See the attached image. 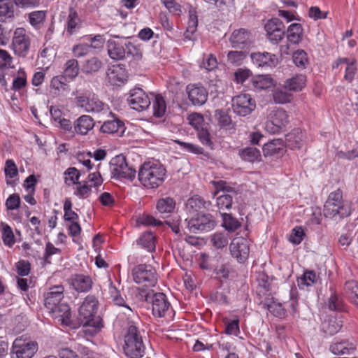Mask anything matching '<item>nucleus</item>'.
Segmentation results:
<instances>
[{"label": "nucleus", "mask_w": 358, "mask_h": 358, "mask_svg": "<svg viewBox=\"0 0 358 358\" xmlns=\"http://www.w3.org/2000/svg\"><path fill=\"white\" fill-rule=\"evenodd\" d=\"M166 171L163 165L144 163L138 171V178L141 184L146 188L156 189L164 182Z\"/></svg>", "instance_id": "f257e3e1"}, {"label": "nucleus", "mask_w": 358, "mask_h": 358, "mask_svg": "<svg viewBox=\"0 0 358 358\" xmlns=\"http://www.w3.org/2000/svg\"><path fill=\"white\" fill-rule=\"evenodd\" d=\"M351 213L349 203L343 199L342 191L339 189L331 192L324 206V215L327 217H345Z\"/></svg>", "instance_id": "f03ea898"}, {"label": "nucleus", "mask_w": 358, "mask_h": 358, "mask_svg": "<svg viewBox=\"0 0 358 358\" xmlns=\"http://www.w3.org/2000/svg\"><path fill=\"white\" fill-rule=\"evenodd\" d=\"M123 347L125 355L130 358L143 357L145 347L142 336L137 328L133 324H129L124 336Z\"/></svg>", "instance_id": "7ed1b4c3"}, {"label": "nucleus", "mask_w": 358, "mask_h": 358, "mask_svg": "<svg viewBox=\"0 0 358 358\" xmlns=\"http://www.w3.org/2000/svg\"><path fill=\"white\" fill-rule=\"evenodd\" d=\"M76 102L78 107L83 108L87 113L100 115H112L108 106L94 96L89 97L80 95L76 98Z\"/></svg>", "instance_id": "20e7f679"}, {"label": "nucleus", "mask_w": 358, "mask_h": 358, "mask_svg": "<svg viewBox=\"0 0 358 358\" xmlns=\"http://www.w3.org/2000/svg\"><path fill=\"white\" fill-rule=\"evenodd\" d=\"M213 183L217 189L214 195L220 194L217 197V206L220 212L231 208L233 199L237 196V192L233 187L229 186L225 181L219 180Z\"/></svg>", "instance_id": "39448f33"}, {"label": "nucleus", "mask_w": 358, "mask_h": 358, "mask_svg": "<svg viewBox=\"0 0 358 358\" xmlns=\"http://www.w3.org/2000/svg\"><path fill=\"white\" fill-rule=\"evenodd\" d=\"M288 122L287 112L281 108H274L268 114L265 129L270 134H278L287 126Z\"/></svg>", "instance_id": "423d86ee"}, {"label": "nucleus", "mask_w": 358, "mask_h": 358, "mask_svg": "<svg viewBox=\"0 0 358 358\" xmlns=\"http://www.w3.org/2000/svg\"><path fill=\"white\" fill-rule=\"evenodd\" d=\"M186 228L189 233L209 231L215 226V222L210 214H197L189 220L185 219Z\"/></svg>", "instance_id": "0eeeda50"}, {"label": "nucleus", "mask_w": 358, "mask_h": 358, "mask_svg": "<svg viewBox=\"0 0 358 358\" xmlns=\"http://www.w3.org/2000/svg\"><path fill=\"white\" fill-rule=\"evenodd\" d=\"M31 38L27 31L22 27L16 28L13 32L11 47L14 53L22 57H25L29 51Z\"/></svg>", "instance_id": "6e6552de"}, {"label": "nucleus", "mask_w": 358, "mask_h": 358, "mask_svg": "<svg viewBox=\"0 0 358 358\" xmlns=\"http://www.w3.org/2000/svg\"><path fill=\"white\" fill-rule=\"evenodd\" d=\"M110 171L114 177L133 180L136 177V170L128 165L123 155H117L110 162Z\"/></svg>", "instance_id": "1a4fd4ad"}, {"label": "nucleus", "mask_w": 358, "mask_h": 358, "mask_svg": "<svg viewBox=\"0 0 358 358\" xmlns=\"http://www.w3.org/2000/svg\"><path fill=\"white\" fill-rule=\"evenodd\" d=\"M38 350V343L28 337L22 336L17 338L13 344L12 351L17 358H31Z\"/></svg>", "instance_id": "9d476101"}, {"label": "nucleus", "mask_w": 358, "mask_h": 358, "mask_svg": "<svg viewBox=\"0 0 358 358\" xmlns=\"http://www.w3.org/2000/svg\"><path fill=\"white\" fill-rule=\"evenodd\" d=\"M256 108L255 101L248 94H242L232 99L233 111L239 116L250 115Z\"/></svg>", "instance_id": "9b49d317"}, {"label": "nucleus", "mask_w": 358, "mask_h": 358, "mask_svg": "<svg viewBox=\"0 0 358 358\" xmlns=\"http://www.w3.org/2000/svg\"><path fill=\"white\" fill-rule=\"evenodd\" d=\"M134 280L138 283L147 282L149 286H155L157 278L155 270L150 266L140 264L132 270Z\"/></svg>", "instance_id": "f8f14e48"}, {"label": "nucleus", "mask_w": 358, "mask_h": 358, "mask_svg": "<svg viewBox=\"0 0 358 358\" xmlns=\"http://www.w3.org/2000/svg\"><path fill=\"white\" fill-rule=\"evenodd\" d=\"M231 256L239 263H244L249 257V241L243 237H236L229 245Z\"/></svg>", "instance_id": "ddd939ff"}, {"label": "nucleus", "mask_w": 358, "mask_h": 358, "mask_svg": "<svg viewBox=\"0 0 358 358\" xmlns=\"http://www.w3.org/2000/svg\"><path fill=\"white\" fill-rule=\"evenodd\" d=\"M188 99L194 106H202L208 100L206 89L199 84H189L186 87Z\"/></svg>", "instance_id": "4468645a"}, {"label": "nucleus", "mask_w": 358, "mask_h": 358, "mask_svg": "<svg viewBox=\"0 0 358 358\" xmlns=\"http://www.w3.org/2000/svg\"><path fill=\"white\" fill-rule=\"evenodd\" d=\"M129 104L134 110L141 111L149 107L150 99L141 88L134 89L128 99Z\"/></svg>", "instance_id": "2eb2a0df"}, {"label": "nucleus", "mask_w": 358, "mask_h": 358, "mask_svg": "<svg viewBox=\"0 0 358 358\" xmlns=\"http://www.w3.org/2000/svg\"><path fill=\"white\" fill-rule=\"evenodd\" d=\"M322 330L328 334H336L343 326L341 315H320Z\"/></svg>", "instance_id": "dca6fc26"}, {"label": "nucleus", "mask_w": 358, "mask_h": 358, "mask_svg": "<svg viewBox=\"0 0 358 358\" xmlns=\"http://www.w3.org/2000/svg\"><path fill=\"white\" fill-rule=\"evenodd\" d=\"M107 80L112 85L121 86L127 80V73L123 65H114L106 73Z\"/></svg>", "instance_id": "f3484780"}, {"label": "nucleus", "mask_w": 358, "mask_h": 358, "mask_svg": "<svg viewBox=\"0 0 358 358\" xmlns=\"http://www.w3.org/2000/svg\"><path fill=\"white\" fill-rule=\"evenodd\" d=\"M54 320L57 324L71 329L78 328L83 322L78 315H55Z\"/></svg>", "instance_id": "a211bd4d"}, {"label": "nucleus", "mask_w": 358, "mask_h": 358, "mask_svg": "<svg viewBox=\"0 0 358 358\" xmlns=\"http://www.w3.org/2000/svg\"><path fill=\"white\" fill-rule=\"evenodd\" d=\"M71 285L76 291L85 292L91 289L92 281L89 276L77 274L71 278Z\"/></svg>", "instance_id": "6ab92c4d"}, {"label": "nucleus", "mask_w": 358, "mask_h": 358, "mask_svg": "<svg viewBox=\"0 0 358 358\" xmlns=\"http://www.w3.org/2000/svg\"><path fill=\"white\" fill-rule=\"evenodd\" d=\"M94 127V122L92 117L87 115L78 117L74 125V130L77 134L85 135Z\"/></svg>", "instance_id": "aec40b11"}, {"label": "nucleus", "mask_w": 358, "mask_h": 358, "mask_svg": "<svg viewBox=\"0 0 358 358\" xmlns=\"http://www.w3.org/2000/svg\"><path fill=\"white\" fill-rule=\"evenodd\" d=\"M107 115L110 117V119L103 122L100 128L101 132L110 134H115L120 129H123V122L116 117L113 113L112 115Z\"/></svg>", "instance_id": "412c9836"}, {"label": "nucleus", "mask_w": 358, "mask_h": 358, "mask_svg": "<svg viewBox=\"0 0 358 358\" xmlns=\"http://www.w3.org/2000/svg\"><path fill=\"white\" fill-rule=\"evenodd\" d=\"M330 351L334 355H350L355 350L354 345L348 340L333 343L329 347Z\"/></svg>", "instance_id": "4be33fe9"}, {"label": "nucleus", "mask_w": 358, "mask_h": 358, "mask_svg": "<svg viewBox=\"0 0 358 358\" xmlns=\"http://www.w3.org/2000/svg\"><path fill=\"white\" fill-rule=\"evenodd\" d=\"M252 61L256 63L259 66H275L278 63V58L275 55H271L268 52H257L251 55Z\"/></svg>", "instance_id": "5701e85b"}, {"label": "nucleus", "mask_w": 358, "mask_h": 358, "mask_svg": "<svg viewBox=\"0 0 358 358\" xmlns=\"http://www.w3.org/2000/svg\"><path fill=\"white\" fill-rule=\"evenodd\" d=\"M108 53L110 57L115 60H120L125 57V45L114 40H108L107 43Z\"/></svg>", "instance_id": "b1692460"}, {"label": "nucleus", "mask_w": 358, "mask_h": 358, "mask_svg": "<svg viewBox=\"0 0 358 358\" xmlns=\"http://www.w3.org/2000/svg\"><path fill=\"white\" fill-rule=\"evenodd\" d=\"M64 287L62 285L50 287L45 299V306L48 308V306H52L59 302L64 296Z\"/></svg>", "instance_id": "393cba45"}, {"label": "nucleus", "mask_w": 358, "mask_h": 358, "mask_svg": "<svg viewBox=\"0 0 358 358\" xmlns=\"http://www.w3.org/2000/svg\"><path fill=\"white\" fill-rule=\"evenodd\" d=\"M169 303L163 293H155L152 296V313H163L169 308Z\"/></svg>", "instance_id": "a878e982"}, {"label": "nucleus", "mask_w": 358, "mask_h": 358, "mask_svg": "<svg viewBox=\"0 0 358 358\" xmlns=\"http://www.w3.org/2000/svg\"><path fill=\"white\" fill-rule=\"evenodd\" d=\"M263 152L264 156H281L284 152L282 142L279 139L273 140L264 145Z\"/></svg>", "instance_id": "bb28decb"}, {"label": "nucleus", "mask_w": 358, "mask_h": 358, "mask_svg": "<svg viewBox=\"0 0 358 358\" xmlns=\"http://www.w3.org/2000/svg\"><path fill=\"white\" fill-rule=\"evenodd\" d=\"M346 64L345 73L344 78L348 82H351L354 78L357 68L355 60H349L347 58H339L333 64V68L338 67L340 64Z\"/></svg>", "instance_id": "cd10ccee"}, {"label": "nucleus", "mask_w": 358, "mask_h": 358, "mask_svg": "<svg viewBox=\"0 0 358 358\" xmlns=\"http://www.w3.org/2000/svg\"><path fill=\"white\" fill-rule=\"evenodd\" d=\"M288 41L293 44H299L303 37V28L301 24L293 23L289 26L287 31Z\"/></svg>", "instance_id": "c85d7f7f"}, {"label": "nucleus", "mask_w": 358, "mask_h": 358, "mask_svg": "<svg viewBox=\"0 0 358 358\" xmlns=\"http://www.w3.org/2000/svg\"><path fill=\"white\" fill-rule=\"evenodd\" d=\"M303 133L299 129H295L285 136L287 146L291 149L299 148L303 142Z\"/></svg>", "instance_id": "c756f323"}, {"label": "nucleus", "mask_w": 358, "mask_h": 358, "mask_svg": "<svg viewBox=\"0 0 358 358\" xmlns=\"http://www.w3.org/2000/svg\"><path fill=\"white\" fill-rule=\"evenodd\" d=\"M250 38V34L243 29L235 30L231 37L230 41L234 48H237L240 45L246 44Z\"/></svg>", "instance_id": "7c9ffc66"}, {"label": "nucleus", "mask_w": 358, "mask_h": 358, "mask_svg": "<svg viewBox=\"0 0 358 358\" xmlns=\"http://www.w3.org/2000/svg\"><path fill=\"white\" fill-rule=\"evenodd\" d=\"M306 76L299 74L286 80L285 84V89L289 91H301L306 85Z\"/></svg>", "instance_id": "2f4dec72"}, {"label": "nucleus", "mask_w": 358, "mask_h": 358, "mask_svg": "<svg viewBox=\"0 0 358 358\" xmlns=\"http://www.w3.org/2000/svg\"><path fill=\"white\" fill-rule=\"evenodd\" d=\"M176 201L173 198L166 196L159 199L157 202V209L160 213H171L176 208Z\"/></svg>", "instance_id": "473e14b6"}, {"label": "nucleus", "mask_w": 358, "mask_h": 358, "mask_svg": "<svg viewBox=\"0 0 358 358\" xmlns=\"http://www.w3.org/2000/svg\"><path fill=\"white\" fill-rule=\"evenodd\" d=\"M138 244L149 252L155 250V236L151 231L143 233L138 240Z\"/></svg>", "instance_id": "72a5a7b5"}, {"label": "nucleus", "mask_w": 358, "mask_h": 358, "mask_svg": "<svg viewBox=\"0 0 358 358\" xmlns=\"http://www.w3.org/2000/svg\"><path fill=\"white\" fill-rule=\"evenodd\" d=\"M15 10L13 4L6 0H0V22H6L13 19Z\"/></svg>", "instance_id": "f704fd0d"}, {"label": "nucleus", "mask_w": 358, "mask_h": 358, "mask_svg": "<svg viewBox=\"0 0 358 358\" xmlns=\"http://www.w3.org/2000/svg\"><path fill=\"white\" fill-rule=\"evenodd\" d=\"M98 305V300L94 296H87L79 308V313H94Z\"/></svg>", "instance_id": "c9c22d12"}, {"label": "nucleus", "mask_w": 358, "mask_h": 358, "mask_svg": "<svg viewBox=\"0 0 358 358\" xmlns=\"http://www.w3.org/2000/svg\"><path fill=\"white\" fill-rule=\"evenodd\" d=\"M253 86L259 90H266L274 85V81L269 75H259L252 79Z\"/></svg>", "instance_id": "e433bc0d"}, {"label": "nucleus", "mask_w": 358, "mask_h": 358, "mask_svg": "<svg viewBox=\"0 0 358 358\" xmlns=\"http://www.w3.org/2000/svg\"><path fill=\"white\" fill-rule=\"evenodd\" d=\"M0 231L3 244L6 246L12 248L15 245L16 239L11 227L8 224H2Z\"/></svg>", "instance_id": "4c0bfd02"}, {"label": "nucleus", "mask_w": 358, "mask_h": 358, "mask_svg": "<svg viewBox=\"0 0 358 358\" xmlns=\"http://www.w3.org/2000/svg\"><path fill=\"white\" fill-rule=\"evenodd\" d=\"M198 17L194 8L189 10V20L186 29V38H191L190 35L194 34L197 30Z\"/></svg>", "instance_id": "58836bf2"}, {"label": "nucleus", "mask_w": 358, "mask_h": 358, "mask_svg": "<svg viewBox=\"0 0 358 358\" xmlns=\"http://www.w3.org/2000/svg\"><path fill=\"white\" fill-rule=\"evenodd\" d=\"M45 11H34L29 14V21L32 27L36 29H40L45 22Z\"/></svg>", "instance_id": "ea45409f"}, {"label": "nucleus", "mask_w": 358, "mask_h": 358, "mask_svg": "<svg viewBox=\"0 0 358 358\" xmlns=\"http://www.w3.org/2000/svg\"><path fill=\"white\" fill-rule=\"evenodd\" d=\"M205 207V201L198 196L189 199L186 203V210L190 214H194Z\"/></svg>", "instance_id": "a19ab883"}, {"label": "nucleus", "mask_w": 358, "mask_h": 358, "mask_svg": "<svg viewBox=\"0 0 358 358\" xmlns=\"http://www.w3.org/2000/svg\"><path fill=\"white\" fill-rule=\"evenodd\" d=\"M220 214L223 220L222 226L226 230L228 231H234L240 227V222L236 218L233 217L231 214L226 213H220Z\"/></svg>", "instance_id": "79ce46f5"}, {"label": "nucleus", "mask_w": 358, "mask_h": 358, "mask_svg": "<svg viewBox=\"0 0 358 358\" xmlns=\"http://www.w3.org/2000/svg\"><path fill=\"white\" fill-rule=\"evenodd\" d=\"M241 157L250 162H255L261 159V154L259 150L255 148H246L241 152Z\"/></svg>", "instance_id": "37998d69"}, {"label": "nucleus", "mask_w": 358, "mask_h": 358, "mask_svg": "<svg viewBox=\"0 0 358 358\" xmlns=\"http://www.w3.org/2000/svg\"><path fill=\"white\" fill-rule=\"evenodd\" d=\"M64 73L66 77L71 79L75 78L79 73L78 61L75 59L68 60L65 64Z\"/></svg>", "instance_id": "c03bdc74"}, {"label": "nucleus", "mask_w": 358, "mask_h": 358, "mask_svg": "<svg viewBox=\"0 0 358 358\" xmlns=\"http://www.w3.org/2000/svg\"><path fill=\"white\" fill-rule=\"evenodd\" d=\"M126 56L131 59L138 62L143 57V53L138 46L135 45L131 42L125 44Z\"/></svg>", "instance_id": "a18cd8bd"}, {"label": "nucleus", "mask_w": 358, "mask_h": 358, "mask_svg": "<svg viewBox=\"0 0 358 358\" xmlns=\"http://www.w3.org/2000/svg\"><path fill=\"white\" fill-rule=\"evenodd\" d=\"M292 59L294 64L302 69L308 64L307 53L303 50H298L293 53Z\"/></svg>", "instance_id": "49530a36"}, {"label": "nucleus", "mask_w": 358, "mask_h": 358, "mask_svg": "<svg viewBox=\"0 0 358 358\" xmlns=\"http://www.w3.org/2000/svg\"><path fill=\"white\" fill-rule=\"evenodd\" d=\"M101 66L102 62L97 57H92L85 62L83 71L87 73H92L99 71Z\"/></svg>", "instance_id": "de8ad7c7"}, {"label": "nucleus", "mask_w": 358, "mask_h": 358, "mask_svg": "<svg viewBox=\"0 0 358 358\" xmlns=\"http://www.w3.org/2000/svg\"><path fill=\"white\" fill-rule=\"evenodd\" d=\"M80 23V18L77 12L71 8L67 20V31L72 34L76 31Z\"/></svg>", "instance_id": "09e8293b"}, {"label": "nucleus", "mask_w": 358, "mask_h": 358, "mask_svg": "<svg viewBox=\"0 0 358 358\" xmlns=\"http://www.w3.org/2000/svg\"><path fill=\"white\" fill-rule=\"evenodd\" d=\"M83 322L82 325L92 327L96 329H101L103 327L102 318L100 315H88L82 319Z\"/></svg>", "instance_id": "8fccbe9b"}, {"label": "nucleus", "mask_w": 358, "mask_h": 358, "mask_svg": "<svg viewBox=\"0 0 358 358\" xmlns=\"http://www.w3.org/2000/svg\"><path fill=\"white\" fill-rule=\"evenodd\" d=\"M166 103L161 95H157L153 103L154 115L157 117H162L166 112Z\"/></svg>", "instance_id": "3c124183"}, {"label": "nucleus", "mask_w": 358, "mask_h": 358, "mask_svg": "<svg viewBox=\"0 0 358 358\" xmlns=\"http://www.w3.org/2000/svg\"><path fill=\"white\" fill-rule=\"evenodd\" d=\"M329 309L333 312H345L347 311L342 300L337 296H331L329 299Z\"/></svg>", "instance_id": "603ef678"}, {"label": "nucleus", "mask_w": 358, "mask_h": 358, "mask_svg": "<svg viewBox=\"0 0 358 358\" xmlns=\"http://www.w3.org/2000/svg\"><path fill=\"white\" fill-rule=\"evenodd\" d=\"M65 175L66 176L65 177V182L66 183V185H78V183L80 182H78L80 173L77 169L74 167L69 168L65 171Z\"/></svg>", "instance_id": "864d4df0"}, {"label": "nucleus", "mask_w": 358, "mask_h": 358, "mask_svg": "<svg viewBox=\"0 0 358 358\" xmlns=\"http://www.w3.org/2000/svg\"><path fill=\"white\" fill-rule=\"evenodd\" d=\"M200 259V267L201 268L211 269L215 267V262L218 261L219 257H210L209 255L202 253Z\"/></svg>", "instance_id": "5fc2aeb1"}, {"label": "nucleus", "mask_w": 358, "mask_h": 358, "mask_svg": "<svg viewBox=\"0 0 358 358\" xmlns=\"http://www.w3.org/2000/svg\"><path fill=\"white\" fill-rule=\"evenodd\" d=\"M211 242L217 248H222L228 244L229 238L227 234L222 233H215L211 237Z\"/></svg>", "instance_id": "6e6d98bb"}, {"label": "nucleus", "mask_w": 358, "mask_h": 358, "mask_svg": "<svg viewBox=\"0 0 358 358\" xmlns=\"http://www.w3.org/2000/svg\"><path fill=\"white\" fill-rule=\"evenodd\" d=\"M346 289L348 291L349 297L352 303L358 306V285L355 281H349L345 284Z\"/></svg>", "instance_id": "4d7b16f0"}, {"label": "nucleus", "mask_w": 358, "mask_h": 358, "mask_svg": "<svg viewBox=\"0 0 358 358\" xmlns=\"http://www.w3.org/2000/svg\"><path fill=\"white\" fill-rule=\"evenodd\" d=\"M267 36L276 31L280 29H284L285 27L282 22L278 18H273L268 20L264 26Z\"/></svg>", "instance_id": "13d9d810"}, {"label": "nucleus", "mask_w": 358, "mask_h": 358, "mask_svg": "<svg viewBox=\"0 0 358 358\" xmlns=\"http://www.w3.org/2000/svg\"><path fill=\"white\" fill-rule=\"evenodd\" d=\"M245 57L243 51H230L227 55L229 62L235 65H240Z\"/></svg>", "instance_id": "bf43d9fd"}, {"label": "nucleus", "mask_w": 358, "mask_h": 358, "mask_svg": "<svg viewBox=\"0 0 358 358\" xmlns=\"http://www.w3.org/2000/svg\"><path fill=\"white\" fill-rule=\"evenodd\" d=\"M273 99L275 103L283 104L290 101V94L281 90H276L273 94Z\"/></svg>", "instance_id": "052dcab7"}, {"label": "nucleus", "mask_w": 358, "mask_h": 358, "mask_svg": "<svg viewBox=\"0 0 358 358\" xmlns=\"http://www.w3.org/2000/svg\"><path fill=\"white\" fill-rule=\"evenodd\" d=\"M90 192L91 188L90 185L85 182L83 184L79 182L77 185L74 194L80 199H86L90 196Z\"/></svg>", "instance_id": "680f3d73"}, {"label": "nucleus", "mask_w": 358, "mask_h": 358, "mask_svg": "<svg viewBox=\"0 0 358 358\" xmlns=\"http://www.w3.org/2000/svg\"><path fill=\"white\" fill-rule=\"evenodd\" d=\"M258 281V289L257 292L259 294H265L270 290L271 284L268 282L267 276L264 275H260L257 279Z\"/></svg>", "instance_id": "e2e57ef3"}, {"label": "nucleus", "mask_w": 358, "mask_h": 358, "mask_svg": "<svg viewBox=\"0 0 358 358\" xmlns=\"http://www.w3.org/2000/svg\"><path fill=\"white\" fill-rule=\"evenodd\" d=\"M180 147L189 152L194 154H201L203 153V149L198 145H196L191 143H186L179 140L176 141Z\"/></svg>", "instance_id": "0e129e2a"}, {"label": "nucleus", "mask_w": 358, "mask_h": 358, "mask_svg": "<svg viewBox=\"0 0 358 358\" xmlns=\"http://www.w3.org/2000/svg\"><path fill=\"white\" fill-rule=\"evenodd\" d=\"M218 123L222 127H230L232 124L231 117L224 111L217 110L215 113Z\"/></svg>", "instance_id": "69168bd1"}, {"label": "nucleus", "mask_w": 358, "mask_h": 358, "mask_svg": "<svg viewBox=\"0 0 358 358\" xmlns=\"http://www.w3.org/2000/svg\"><path fill=\"white\" fill-rule=\"evenodd\" d=\"M64 80V77L62 76L53 77L50 81V87L56 90L57 92L61 90H64L66 85Z\"/></svg>", "instance_id": "338daca9"}, {"label": "nucleus", "mask_w": 358, "mask_h": 358, "mask_svg": "<svg viewBox=\"0 0 358 358\" xmlns=\"http://www.w3.org/2000/svg\"><path fill=\"white\" fill-rule=\"evenodd\" d=\"M90 48L91 46L87 44H78L73 47L72 52L75 57H81L88 54Z\"/></svg>", "instance_id": "774afa93"}]
</instances>
